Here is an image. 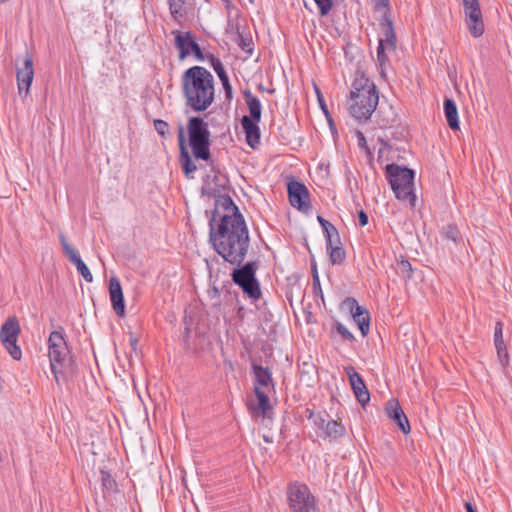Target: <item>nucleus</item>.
Segmentation results:
<instances>
[{
    "label": "nucleus",
    "instance_id": "nucleus-9",
    "mask_svg": "<svg viewBox=\"0 0 512 512\" xmlns=\"http://www.w3.org/2000/svg\"><path fill=\"white\" fill-rule=\"evenodd\" d=\"M20 332V325L15 316L9 317L0 329L1 343L14 360H20L22 357L21 348L17 345Z\"/></svg>",
    "mask_w": 512,
    "mask_h": 512
},
{
    "label": "nucleus",
    "instance_id": "nucleus-2",
    "mask_svg": "<svg viewBox=\"0 0 512 512\" xmlns=\"http://www.w3.org/2000/svg\"><path fill=\"white\" fill-rule=\"evenodd\" d=\"M189 146L192 155L188 152L183 130L179 132V146H180V162L182 169L187 178L192 179L194 172L198 169L194 160L208 161L211 157L210 153V132L207 124L198 117H193L189 120L188 126Z\"/></svg>",
    "mask_w": 512,
    "mask_h": 512
},
{
    "label": "nucleus",
    "instance_id": "nucleus-14",
    "mask_svg": "<svg viewBox=\"0 0 512 512\" xmlns=\"http://www.w3.org/2000/svg\"><path fill=\"white\" fill-rule=\"evenodd\" d=\"M343 306L350 310L354 321L357 323L363 336L369 332L370 317L368 311L357 304L353 298H347Z\"/></svg>",
    "mask_w": 512,
    "mask_h": 512
},
{
    "label": "nucleus",
    "instance_id": "nucleus-26",
    "mask_svg": "<svg viewBox=\"0 0 512 512\" xmlns=\"http://www.w3.org/2000/svg\"><path fill=\"white\" fill-rule=\"evenodd\" d=\"M495 347L497 350V357L500 364L503 367L507 366L509 362V355L504 341L499 340L498 342L495 343Z\"/></svg>",
    "mask_w": 512,
    "mask_h": 512
},
{
    "label": "nucleus",
    "instance_id": "nucleus-35",
    "mask_svg": "<svg viewBox=\"0 0 512 512\" xmlns=\"http://www.w3.org/2000/svg\"><path fill=\"white\" fill-rule=\"evenodd\" d=\"M445 235L448 239H451L453 242H456L459 238V231L457 228L449 226L445 231Z\"/></svg>",
    "mask_w": 512,
    "mask_h": 512
},
{
    "label": "nucleus",
    "instance_id": "nucleus-45",
    "mask_svg": "<svg viewBox=\"0 0 512 512\" xmlns=\"http://www.w3.org/2000/svg\"><path fill=\"white\" fill-rule=\"evenodd\" d=\"M136 343H137V340H136V339H132V345H133V347H135V346H136Z\"/></svg>",
    "mask_w": 512,
    "mask_h": 512
},
{
    "label": "nucleus",
    "instance_id": "nucleus-5",
    "mask_svg": "<svg viewBox=\"0 0 512 512\" xmlns=\"http://www.w3.org/2000/svg\"><path fill=\"white\" fill-rule=\"evenodd\" d=\"M49 360L52 373L57 383L72 369V359L63 331L51 332L49 339Z\"/></svg>",
    "mask_w": 512,
    "mask_h": 512
},
{
    "label": "nucleus",
    "instance_id": "nucleus-23",
    "mask_svg": "<svg viewBox=\"0 0 512 512\" xmlns=\"http://www.w3.org/2000/svg\"><path fill=\"white\" fill-rule=\"evenodd\" d=\"M244 97L250 113L249 117L255 121H260L262 113V106L260 100L257 97H255L250 91H245Z\"/></svg>",
    "mask_w": 512,
    "mask_h": 512
},
{
    "label": "nucleus",
    "instance_id": "nucleus-11",
    "mask_svg": "<svg viewBox=\"0 0 512 512\" xmlns=\"http://www.w3.org/2000/svg\"><path fill=\"white\" fill-rule=\"evenodd\" d=\"M465 22L473 37L484 33V22L478 0H462Z\"/></svg>",
    "mask_w": 512,
    "mask_h": 512
},
{
    "label": "nucleus",
    "instance_id": "nucleus-33",
    "mask_svg": "<svg viewBox=\"0 0 512 512\" xmlns=\"http://www.w3.org/2000/svg\"><path fill=\"white\" fill-rule=\"evenodd\" d=\"M155 130L162 136H165L168 131V124L163 120H154Z\"/></svg>",
    "mask_w": 512,
    "mask_h": 512
},
{
    "label": "nucleus",
    "instance_id": "nucleus-31",
    "mask_svg": "<svg viewBox=\"0 0 512 512\" xmlns=\"http://www.w3.org/2000/svg\"><path fill=\"white\" fill-rule=\"evenodd\" d=\"M388 50H384L381 48L377 49V62L380 67L383 69L388 64Z\"/></svg>",
    "mask_w": 512,
    "mask_h": 512
},
{
    "label": "nucleus",
    "instance_id": "nucleus-41",
    "mask_svg": "<svg viewBox=\"0 0 512 512\" xmlns=\"http://www.w3.org/2000/svg\"><path fill=\"white\" fill-rule=\"evenodd\" d=\"M318 221L320 222V224L322 225L323 229H326L328 225H331L330 222H328L327 220L323 219L322 217L318 216Z\"/></svg>",
    "mask_w": 512,
    "mask_h": 512
},
{
    "label": "nucleus",
    "instance_id": "nucleus-22",
    "mask_svg": "<svg viewBox=\"0 0 512 512\" xmlns=\"http://www.w3.org/2000/svg\"><path fill=\"white\" fill-rule=\"evenodd\" d=\"M378 48L388 50V52H395L396 36L391 22H388L383 26V37L379 40Z\"/></svg>",
    "mask_w": 512,
    "mask_h": 512
},
{
    "label": "nucleus",
    "instance_id": "nucleus-1",
    "mask_svg": "<svg viewBox=\"0 0 512 512\" xmlns=\"http://www.w3.org/2000/svg\"><path fill=\"white\" fill-rule=\"evenodd\" d=\"M228 202V200H226ZM210 242L214 250L228 263L240 265L249 247V232L238 208L229 200L227 213L217 227L210 223Z\"/></svg>",
    "mask_w": 512,
    "mask_h": 512
},
{
    "label": "nucleus",
    "instance_id": "nucleus-13",
    "mask_svg": "<svg viewBox=\"0 0 512 512\" xmlns=\"http://www.w3.org/2000/svg\"><path fill=\"white\" fill-rule=\"evenodd\" d=\"M59 240L61 243V246L63 248L64 253L69 258V260L76 266L78 272L81 274V276L85 279L87 282L93 281L92 273L90 272L87 265L82 261L81 257L79 256L78 251L73 248L67 241L66 237L63 234H60Z\"/></svg>",
    "mask_w": 512,
    "mask_h": 512
},
{
    "label": "nucleus",
    "instance_id": "nucleus-17",
    "mask_svg": "<svg viewBox=\"0 0 512 512\" xmlns=\"http://www.w3.org/2000/svg\"><path fill=\"white\" fill-rule=\"evenodd\" d=\"M289 201L291 205L299 210L308 208V190L299 182H291L288 184Z\"/></svg>",
    "mask_w": 512,
    "mask_h": 512
},
{
    "label": "nucleus",
    "instance_id": "nucleus-42",
    "mask_svg": "<svg viewBox=\"0 0 512 512\" xmlns=\"http://www.w3.org/2000/svg\"><path fill=\"white\" fill-rule=\"evenodd\" d=\"M465 508L467 510V512H476V510L473 508V506L471 505V503H466L465 504Z\"/></svg>",
    "mask_w": 512,
    "mask_h": 512
},
{
    "label": "nucleus",
    "instance_id": "nucleus-15",
    "mask_svg": "<svg viewBox=\"0 0 512 512\" xmlns=\"http://www.w3.org/2000/svg\"><path fill=\"white\" fill-rule=\"evenodd\" d=\"M346 374L348 376L351 388L355 394V397L364 406L370 400L369 391L359 373L352 366H348L345 368Z\"/></svg>",
    "mask_w": 512,
    "mask_h": 512
},
{
    "label": "nucleus",
    "instance_id": "nucleus-25",
    "mask_svg": "<svg viewBox=\"0 0 512 512\" xmlns=\"http://www.w3.org/2000/svg\"><path fill=\"white\" fill-rule=\"evenodd\" d=\"M169 6L170 13L176 20L182 18L186 13L183 0H170Z\"/></svg>",
    "mask_w": 512,
    "mask_h": 512
},
{
    "label": "nucleus",
    "instance_id": "nucleus-4",
    "mask_svg": "<svg viewBox=\"0 0 512 512\" xmlns=\"http://www.w3.org/2000/svg\"><path fill=\"white\" fill-rule=\"evenodd\" d=\"M379 101L375 84L364 75H357L352 83L348 110L357 121H367L374 113Z\"/></svg>",
    "mask_w": 512,
    "mask_h": 512
},
{
    "label": "nucleus",
    "instance_id": "nucleus-10",
    "mask_svg": "<svg viewBox=\"0 0 512 512\" xmlns=\"http://www.w3.org/2000/svg\"><path fill=\"white\" fill-rule=\"evenodd\" d=\"M233 281L239 285L250 298L258 299L261 295L259 284L255 278V263L249 262L232 273Z\"/></svg>",
    "mask_w": 512,
    "mask_h": 512
},
{
    "label": "nucleus",
    "instance_id": "nucleus-19",
    "mask_svg": "<svg viewBox=\"0 0 512 512\" xmlns=\"http://www.w3.org/2000/svg\"><path fill=\"white\" fill-rule=\"evenodd\" d=\"M110 300L114 311L120 317L125 314L124 296L120 281L117 277H111L109 281Z\"/></svg>",
    "mask_w": 512,
    "mask_h": 512
},
{
    "label": "nucleus",
    "instance_id": "nucleus-44",
    "mask_svg": "<svg viewBox=\"0 0 512 512\" xmlns=\"http://www.w3.org/2000/svg\"><path fill=\"white\" fill-rule=\"evenodd\" d=\"M212 293H213V295H217L218 290L216 288H213Z\"/></svg>",
    "mask_w": 512,
    "mask_h": 512
},
{
    "label": "nucleus",
    "instance_id": "nucleus-28",
    "mask_svg": "<svg viewBox=\"0 0 512 512\" xmlns=\"http://www.w3.org/2000/svg\"><path fill=\"white\" fill-rule=\"evenodd\" d=\"M326 234L327 247H332L334 244H339V234L337 229L331 224L324 229Z\"/></svg>",
    "mask_w": 512,
    "mask_h": 512
},
{
    "label": "nucleus",
    "instance_id": "nucleus-6",
    "mask_svg": "<svg viewBox=\"0 0 512 512\" xmlns=\"http://www.w3.org/2000/svg\"><path fill=\"white\" fill-rule=\"evenodd\" d=\"M386 172L395 196L399 200H407L414 207L416 201L413 193L414 172L396 164L388 165Z\"/></svg>",
    "mask_w": 512,
    "mask_h": 512
},
{
    "label": "nucleus",
    "instance_id": "nucleus-12",
    "mask_svg": "<svg viewBox=\"0 0 512 512\" xmlns=\"http://www.w3.org/2000/svg\"><path fill=\"white\" fill-rule=\"evenodd\" d=\"M17 84L20 95L27 96L34 78L33 59L30 54H26L22 59L21 66L17 63Z\"/></svg>",
    "mask_w": 512,
    "mask_h": 512
},
{
    "label": "nucleus",
    "instance_id": "nucleus-36",
    "mask_svg": "<svg viewBox=\"0 0 512 512\" xmlns=\"http://www.w3.org/2000/svg\"><path fill=\"white\" fill-rule=\"evenodd\" d=\"M336 328L339 334H341L344 338L349 340L353 339L352 333L343 324L337 323Z\"/></svg>",
    "mask_w": 512,
    "mask_h": 512
},
{
    "label": "nucleus",
    "instance_id": "nucleus-29",
    "mask_svg": "<svg viewBox=\"0 0 512 512\" xmlns=\"http://www.w3.org/2000/svg\"><path fill=\"white\" fill-rule=\"evenodd\" d=\"M102 486L108 490L113 491L116 487L114 479L106 472L101 473Z\"/></svg>",
    "mask_w": 512,
    "mask_h": 512
},
{
    "label": "nucleus",
    "instance_id": "nucleus-43",
    "mask_svg": "<svg viewBox=\"0 0 512 512\" xmlns=\"http://www.w3.org/2000/svg\"><path fill=\"white\" fill-rule=\"evenodd\" d=\"M380 2L383 6H387L388 0H380Z\"/></svg>",
    "mask_w": 512,
    "mask_h": 512
},
{
    "label": "nucleus",
    "instance_id": "nucleus-32",
    "mask_svg": "<svg viewBox=\"0 0 512 512\" xmlns=\"http://www.w3.org/2000/svg\"><path fill=\"white\" fill-rule=\"evenodd\" d=\"M212 66L215 70V72L217 73L219 79H223V78H226L228 77L225 70H224V67L221 63V61L219 59H212Z\"/></svg>",
    "mask_w": 512,
    "mask_h": 512
},
{
    "label": "nucleus",
    "instance_id": "nucleus-16",
    "mask_svg": "<svg viewBox=\"0 0 512 512\" xmlns=\"http://www.w3.org/2000/svg\"><path fill=\"white\" fill-rule=\"evenodd\" d=\"M173 35L175 36V45L179 50V56L181 59H184L192 52H194L196 55L201 53L198 44L192 40L189 33L173 31Z\"/></svg>",
    "mask_w": 512,
    "mask_h": 512
},
{
    "label": "nucleus",
    "instance_id": "nucleus-40",
    "mask_svg": "<svg viewBox=\"0 0 512 512\" xmlns=\"http://www.w3.org/2000/svg\"><path fill=\"white\" fill-rule=\"evenodd\" d=\"M358 219H359V224L361 226H366L368 224V216L363 210H361L358 213Z\"/></svg>",
    "mask_w": 512,
    "mask_h": 512
},
{
    "label": "nucleus",
    "instance_id": "nucleus-21",
    "mask_svg": "<svg viewBox=\"0 0 512 512\" xmlns=\"http://www.w3.org/2000/svg\"><path fill=\"white\" fill-rule=\"evenodd\" d=\"M258 122L259 121H255L249 116H244L241 120V125L245 132L247 143L252 148H255L260 141Z\"/></svg>",
    "mask_w": 512,
    "mask_h": 512
},
{
    "label": "nucleus",
    "instance_id": "nucleus-46",
    "mask_svg": "<svg viewBox=\"0 0 512 512\" xmlns=\"http://www.w3.org/2000/svg\"><path fill=\"white\" fill-rule=\"evenodd\" d=\"M264 440H265L266 442H271V440H270L267 436H264Z\"/></svg>",
    "mask_w": 512,
    "mask_h": 512
},
{
    "label": "nucleus",
    "instance_id": "nucleus-37",
    "mask_svg": "<svg viewBox=\"0 0 512 512\" xmlns=\"http://www.w3.org/2000/svg\"><path fill=\"white\" fill-rule=\"evenodd\" d=\"M315 90H316V94H317V98H318V102L321 106V109L323 110V112L325 113L326 116H328V109L326 107V104H325V101H324V98H323V95L322 93L320 92V90L315 87Z\"/></svg>",
    "mask_w": 512,
    "mask_h": 512
},
{
    "label": "nucleus",
    "instance_id": "nucleus-18",
    "mask_svg": "<svg viewBox=\"0 0 512 512\" xmlns=\"http://www.w3.org/2000/svg\"><path fill=\"white\" fill-rule=\"evenodd\" d=\"M386 413L389 418L397 423L404 434H408L411 430L409 421L404 411L396 399H391L386 405Z\"/></svg>",
    "mask_w": 512,
    "mask_h": 512
},
{
    "label": "nucleus",
    "instance_id": "nucleus-8",
    "mask_svg": "<svg viewBox=\"0 0 512 512\" xmlns=\"http://www.w3.org/2000/svg\"><path fill=\"white\" fill-rule=\"evenodd\" d=\"M255 376V395L258 401L257 410L266 416L270 410L268 392L272 390V377L268 369L258 365L253 366Z\"/></svg>",
    "mask_w": 512,
    "mask_h": 512
},
{
    "label": "nucleus",
    "instance_id": "nucleus-20",
    "mask_svg": "<svg viewBox=\"0 0 512 512\" xmlns=\"http://www.w3.org/2000/svg\"><path fill=\"white\" fill-rule=\"evenodd\" d=\"M314 424L323 431L325 436L337 438L345 433V428L337 421L325 419L321 415H316Z\"/></svg>",
    "mask_w": 512,
    "mask_h": 512
},
{
    "label": "nucleus",
    "instance_id": "nucleus-38",
    "mask_svg": "<svg viewBox=\"0 0 512 512\" xmlns=\"http://www.w3.org/2000/svg\"><path fill=\"white\" fill-rule=\"evenodd\" d=\"M494 337H495V343L498 342L499 340L503 341L502 323L501 322L496 323Z\"/></svg>",
    "mask_w": 512,
    "mask_h": 512
},
{
    "label": "nucleus",
    "instance_id": "nucleus-39",
    "mask_svg": "<svg viewBox=\"0 0 512 512\" xmlns=\"http://www.w3.org/2000/svg\"><path fill=\"white\" fill-rule=\"evenodd\" d=\"M221 82H222V85H223V87L225 89L226 97L230 98L231 94H232V87H231V85L229 83L228 77L221 79Z\"/></svg>",
    "mask_w": 512,
    "mask_h": 512
},
{
    "label": "nucleus",
    "instance_id": "nucleus-34",
    "mask_svg": "<svg viewBox=\"0 0 512 512\" xmlns=\"http://www.w3.org/2000/svg\"><path fill=\"white\" fill-rule=\"evenodd\" d=\"M398 266L403 274H406L407 277H411L412 266L407 260H401Z\"/></svg>",
    "mask_w": 512,
    "mask_h": 512
},
{
    "label": "nucleus",
    "instance_id": "nucleus-27",
    "mask_svg": "<svg viewBox=\"0 0 512 512\" xmlns=\"http://www.w3.org/2000/svg\"><path fill=\"white\" fill-rule=\"evenodd\" d=\"M327 249L330 251V260L333 264H340L343 262L345 252L338 246V244H334L332 247H327Z\"/></svg>",
    "mask_w": 512,
    "mask_h": 512
},
{
    "label": "nucleus",
    "instance_id": "nucleus-24",
    "mask_svg": "<svg viewBox=\"0 0 512 512\" xmlns=\"http://www.w3.org/2000/svg\"><path fill=\"white\" fill-rule=\"evenodd\" d=\"M444 112L448 126L452 130L459 129L458 110L455 102L452 99H446L444 101Z\"/></svg>",
    "mask_w": 512,
    "mask_h": 512
},
{
    "label": "nucleus",
    "instance_id": "nucleus-3",
    "mask_svg": "<svg viewBox=\"0 0 512 512\" xmlns=\"http://www.w3.org/2000/svg\"><path fill=\"white\" fill-rule=\"evenodd\" d=\"M183 91L187 105L194 111H205L214 101L212 74L203 67L194 66L183 75Z\"/></svg>",
    "mask_w": 512,
    "mask_h": 512
},
{
    "label": "nucleus",
    "instance_id": "nucleus-30",
    "mask_svg": "<svg viewBox=\"0 0 512 512\" xmlns=\"http://www.w3.org/2000/svg\"><path fill=\"white\" fill-rule=\"evenodd\" d=\"M322 15H326L332 8V0H314Z\"/></svg>",
    "mask_w": 512,
    "mask_h": 512
},
{
    "label": "nucleus",
    "instance_id": "nucleus-7",
    "mask_svg": "<svg viewBox=\"0 0 512 512\" xmlns=\"http://www.w3.org/2000/svg\"><path fill=\"white\" fill-rule=\"evenodd\" d=\"M287 500L291 512H315L316 501L310 489L302 483L289 485Z\"/></svg>",
    "mask_w": 512,
    "mask_h": 512
}]
</instances>
